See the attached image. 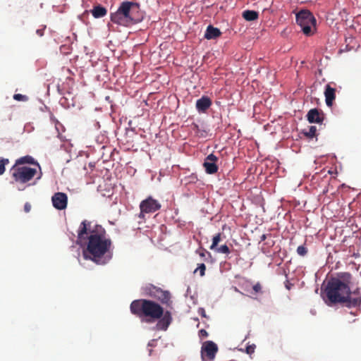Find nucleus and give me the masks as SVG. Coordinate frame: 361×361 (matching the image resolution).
I'll return each instance as SVG.
<instances>
[{
	"label": "nucleus",
	"instance_id": "30",
	"mask_svg": "<svg viewBox=\"0 0 361 361\" xmlns=\"http://www.w3.org/2000/svg\"><path fill=\"white\" fill-rule=\"evenodd\" d=\"M31 210V204L29 202H26L24 205V211L26 213L30 212Z\"/></svg>",
	"mask_w": 361,
	"mask_h": 361
},
{
	"label": "nucleus",
	"instance_id": "7",
	"mask_svg": "<svg viewBox=\"0 0 361 361\" xmlns=\"http://www.w3.org/2000/svg\"><path fill=\"white\" fill-rule=\"evenodd\" d=\"M142 290L146 295L159 300L162 305L167 307L172 308L173 301L169 291L163 290L161 288L152 284H147L142 288Z\"/></svg>",
	"mask_w": 361,
	"mask_h": 361
},
{
	"label": "nucleus",
	"instance_id": "15",
	"mask_svg": "<svg viewBox=\"0 0 361 361\" xmlns=\"http://www.w3.org/2000/svg\"><path fill=\"white\" fill-rule=\"evenodd\" d=\"M221 32L220 30L217 27H214L212 25H209L207 27L206 32L204 33V38L207 39H216L220 37Z\"/></svg>",
	"mask_w": 361,
	"mask_h": 361
},
{
	"label": "nucleus",
	"instance_id": "11",
	"mask_svg": "<svg viewBox=\"0 0 361 361\" xmlns=\"http://www.w3.org/2000/svg\"><path fill=\"white\" fill-rule=\"evenodd\" d=\"M51 201L53 206L56 209L62 210L67 207L68 197L66 193L59 192L52 196Z\"/></svg>",
	"mask_w": 361,
	"mask_h": 361
},
{
	"label": "nucleus",
	"instance_id": "4",
	"mask_svg": "<svg viewBox=\"0 0 361 361\" xmlns=\"http://www.w3.org/2000/svg\"><path fill=\"white\" fill-rule=\"evenodd\" d=\"M139 9V5L132 1H123L117 11L111 13V21L119 25L128 27L138 22L136 13Z\"/></svg>",
	"mask_w": 361,
	"mask_h": 361
},
{
	"label": "nucleus",
	"instance_id": "1",
	"mask_svg": "<svg viewBox=\"0 0 361 361\" xmlns=\"http://www.w3.org/2000/svg\"><path fill=\"white\" fill-rule=\"evenodd\" d=\"M76 243L80 245L86 244L85 258L97 264H105L112 257V241L101 225L82 221L78 230Z\"/></svg>",
	"mask_w": 361,
	"mask_h": 361
},
{
	"label": "nucleus",
	"instance_id": "25",
	"mask_svg": "<svg viewBox=\"0 0 361 361\" xmlns=\"http://www.w3.org/2000/svg\"><path fill=\"white\" fill-rule=\"evenodd\" d=\"M198 271H200V276H204L205 274V271H206L205 264L203 263L198 264V267L197 269H195V270L194 271V273H196Z\"/></svg>",
	"mask_w": 361,
	"mask_h": 361
},
{
	"label": "nucleus",
	"instance_id": "19",
	"mask_svg": "<svg viewBox=\"0 0 361 361\" xmlns=\"http://www.w3.org/2000/svg\"><path fill=\"white\" fill-rule=\"evenodd\" d=\"M259 14L255 11L246 10L243 13V17L247 21H252L258 18Z\"/></svg>",
	"mask_w": 361,
	"mask_h": 361
},
{
	"label": "nucleus",
	"instance_id": "24",
	"mask_svg": "<svg viewBox=\"0 0 361 361\" xmlns=\"http://www.w3.org/2000/svg\"><path fill=\"white\" fill-rule=\"evenodd\" d=\"M297 253L300 255V256H305L307 253V248L305 247V245H300L297 248Z\"/></svg>",
	"mask_w": 361,
	"mask_h": 361
},
{
	"label": "nucleus",
	"instance_id": "17",
	"mask_svg": "<svg viewBox=\"0 0 361 361\" xmlns=\"http://www.w3.org/2000/svg\"><path fill=\"white\" fill-rule=\"evenodd\" d=\"M192 130L195 135L198 137L204 138L207 136L208 130L203 125L200 126L198 124L193 123L192 125Z\"/></svg>",
	"mask_w": 361,
	"mask_h": 361
},
{
	"label": "nucleus",
	"instance_id": "28",
	"mask_svg": "<svg viewBox=\"0 0 361 361\" xmlns=\"http://www.w3.org/2000/svg\"><path fill=\"white\" fill-rule=\"evenodd\" d=\"M252 290H253V293H254V294L262 293V286H261V284L259 282L257 283L256 284H255L252 286Z\"/></svg>",
	"mask_w": 361,
	"mask_h": 361
},
{
	"label": "nucleus",
	"instance_id": "27",
	"mask_svg": "<svg viewBox=\"0 0 361 361\" xmlns=\"http://www.w3.org/2000/svg\"><path fill=\"white\" fill-rule=\"evenodd\" d=\"M256 345L255 344L249 345L245 348V353L250 355L255 353Z\"/></svg>",
	"mask_w": 361,
	"mask_h": 361
},
{
	"label": "nucleus",
	"instance_id": "13",
	"mask_svg": "<svg viewBox=\"0 0 361 361\" xmlns=\"http://www.w3.org/2000/svg\"><path fill=\"white\" fill-rule=\"evenodd\" d=\"M324 96L326 105L331 107L336 98V89L332 87L330 84H327L325 87Z\"/></svg>",
	"mask_w": 361,
	"mask_h": 361
},
{
	"label": "nucleus",
	"instance_id": "20",
	"mask_svg": "<svg viewBox=\"0 0 361 361\" xmlns=\"http://www.w3.org/2000/svg\"><path fill=\"white\" fill-rule=\"evenodd\" d=\"M317 128L316 126H311L307 130H303V134L308 138H313L317 135Z\"/></svg>",
	"mask_w": 361,
	"mask_h": 361
},
{
	"label": "nucleus",
	"instance_id": "34",
	"mask_svg": "<svg viewBox=\"0 0 361 361\" xmlns=\"http://www.w3.org/2000/svg\"><path fill=\"white\" fill-rule=\"evenodd\" d=\"M266 238H267V235L266 234H263L260 237V240L261 241H264L266 240Z\"/></svg>",
	"mask_w": 361,
	"mask_h": 361
},
{
	"label": "nucleus",
	"instance_id": "22",
	"mask_svg": "<svg viewBox=\"0 0 361 361\" xmlns=\"http://www.w3.org/2000/svg\"><path fill=\"white\" fill-rule=\"evenodd\" d=\"M216 252L223 253V254H229L231 252L229 247L226 245H223L219 247H216L214 250Z\"/></svg>",
	"mask_w": 361,
	"mask_h": 361
},
{
	"label": "nucleus",
	"instance_id": "16",
	"mask_svg": "<svg viewBox=\"0 0 361 361\" xmlns=\"http://www.w3.org/2000/svg\"><path fill=\"white\" fill-rule=\"evenodd\" d=\"M25 164H34L40 168L39 164L30 155H26L16 159L14 166H24Z\"/></svg>",
	"mask_w": 361,
	"mask_h": 361
},
{
	"label": "nucleus",
	"instance_id": "33",
	"mask_svg": "<svg viewBox=\"0 0 361 361\" xmlns=\"http://www.w3.org/2000/svg\"><path fill=\"white\" fill-rule=\"evenodd\" d=\"M147 214L146 212H142V210H140V212L138 215V217L140 219H145V214Z\"/></svg>",
	"mask_w": 361,
	"mask_h": 361
},
{
	"label": "nucleus",
	"instance_id": "6",
	"mask_svg": "<svg viewBox=\"0 0 361 361\" xmlns=\"http://www.w3.org/2000/svg\"><path fill=\"white\" fill-rule=\"evenodd\" d=\"M296 22L305 35L310 36L314 33L316 19L310 11L302 10L298 12L296 14Z\"/></svg>",
	"mask_w": 361,
	"mask_h": 361
},
{
	"label": "nucleus",
	"instance_id": "9",
	"mask_svg": "<svg viewBox=\"0 0 361 361\" xmlns=\"http://www.w3.org/2000/svg\"><path fill=\"white\" fill-rule=\"evenodd\" d=\"M161 204L152 197H148L147 199L142 200L140 204V209L142 212L154 213L161 209Z\"/></svg>",
	"mask_w": 361,
	"mask_h": 361
},
{
	"label": "nucleus",
	"instance_id": "21",
	"mask_svg": "<svg viewBox=\"0 0 361 361\" xmlns=\"http://www.w3.org/2000/svg\"><path fill=\"white\" fill-rule=\"evenodd\" d=\"M221 235H222V234L221 233H218L213 237L212 243L209 247L210 250H213L216 249V247H218L217 245H218L219 243L221 240Z\"/></svg>",
	"mask_w": 361,
	"mask_h": 361
},
{
	"label": "nucleus",
	"instance_id": "26",
	"mask_svg": "<svg viewBox=\"0 0 361 361\" xmlns=\"http://www.w3.org/2000/svg\"><path fill=\"white\" fill-rule=\"evenodd\" d=\"M13 99L16 101H22V102H26L28 100V97L26 95H23L21 94H15L13 95Z\"/></svg>",
	"mask_w": 361,
	"mask_h": 361
},
{
	"label": "nucleus",
	"instance_id": "10",
	"mask_svg": "<svg viewBox=\"0 0 361 361\" xmlns=\"http://www.w3.org/2000/svg\"><path fill=\"white\" fill-rule=\"evenodd\" d=\"M218 161V158L214 154H209L204 163L203 166L205 169V171L208 174H214L218 171V166L216 165V162Z\"/></svg>",
	"mask_w": 361,
	"mask_h": 361
},
{
	"label": "nucleus",
	"instance_id": "2",
	"mask_svg": "<svg viewBox=\"0 0 361 361\" xmlns=\"http://www.w3.org/2000/svg\"><path fill=\"white\" fill-rule=\"evenodd\" d=\"M130 310L143 322H157L156 329L158 331H166L173 321L171 311H165L159 303L151 300H135L130 303Z\"/></svg>",
	"mask_w": 361,
	"mask_h": 361
},
{
	"label": "nucleus",
	"instance_id": "14",
	"mask_svg": "<svg viewBox=\"0 0 361 361\" xmlns=\"http://www.w3.org/2000/svg\"><path fill=\"white\" fill-rule=\"evenodd\" d=\"M212 105L211 99L206 96L202 97L196 102V109L199 112H205Z\"/></svg>",
	"mask_w": 361,
	"mask_h": 361
},
{
	"label": "nucleus",
	"instance_id": "3",
	"mask_svg": "<svg viewBox=\"0 0 361 361\" xmlns=\"http://www.w3.org/2000/svg\"><path fill=\"white\" fill-rule=\"evenodd\" d=\"M352 275L348 272H341L336 277L331 278L325 288V295L332 304L346 303L348 307L361 305V297H351L350 284Z\"/></svg>",
	"mask_w": 361,
	"mask_h": 361
},
{
	"label": "nucleus",
	"instance_id": "29",
	"mask_svg": "<svg viewBox=\"0 0 361 361\" xmlns=\"http://www.w3.org/2000/svg\"><path fill=\"white\" fill-rule=\"evenodd\" d=\"M199 336L201 338H207L208 336V333L205 329H201L199 331Z\"/></svg>",
	"mask_w": 361,
	"mask_h": 361
},
{
	"label": "nucleus",
	"instance_id": "31",
	"mask_svg": "<svg viewBox=\"0 0 361 361\" xmlns=\"http://www.w3.org/2000/svg\"><path fill=\"white\" fill-rule=\"evenodd\" d=\"M351 294L356 295L355 298L361 297L360 295V288H356L354 291L351 292Z\"/></svg>",
	"mask_w": 361,
	"mask_h": 361
},
{
	"label": "nucleus",
	"instance_id": "32",
	"mask_svg": "<svg viewBox=\"0 0 361 361\" xmlns=\"http://www.w3.org/2000/svg\"><path fill=\"white\" fill-rule=\"evenodd\" d=\"M36 32L39 36L42 37L44 35V29H38Z\"/></svg>",
	"mask_w": 361,
	"mask_h": 361
},
{
	"label": "nucleus",
	"instance_id": "12",
	"mask_svg": "<svg viewBox=\"0 0 361 361\" xmlns=\"http://www.w3.org/2000/svg\"><path fill=\"white\" fill-rule=\"evenodd\" d=\"M307 121L311 123H319L322 122L324 116L323 114L320 112L317 109H312L308 111L307 114Z\"/></svg>",
	"mask_w": 361,
	"mask_h": 361
},
{
	"label": "nucleus",
	"instance_id": "18",
	"mask_svg": "<svg viewBox=\"0 0 361 361\" xmlns=\"http://www.w3.org/2000/svg\"><path fill=\"white\" fill-rule=\"evenodd\" d=\"M91 13L95 18H99L106 16L107 13V10L104 6L97 5L94 6L93 9L91 11Z\"/></svg>",
	"mask_w": 361,
	"mask_h": 361
},
{
	"label": "nucleus",
	"instance_id": "23",
	"mask_svg": "<svg viewBox=\"0 0 361 361\" xmlns=\"http://www.w3.org/2000/svg\"><path fill=\"white\" fill-rule=\"evenodd\" d=\"M9 163L8 159L0 157V175L4 174L5 172V166Z\"/></svg>",
	"mask_w": 361,
	"mask_h": 361
},
{
	"label": "nucleus",
	"instance_id": "35",
	"mask_svg": "<svg viewBox=\"0 0 361 361\" xmlns=\"http://www.w3.org/2000/svg\"><path fill=\"white\" fill-rule=\"evenodd\" d=\"M200 256L202 257H204L205 256V252H202L200 253Z\"/></svg>",
	"mask_w": 361,
	"mask_h": 361
},
{
	"label": "nucleus",
	"instance_id": "5",
	"mask_svg": "<svg viewBox=\"0 0 361 361\" xmlns=\"http://www.w3.org/2000/svg\"><path fill=\"white\" fill-rule=\"evenodd\" d=\"M11 182L19 190H25L37 174V169L26 166H13L10 170Z\"/></svg>",
	"mask_w": 361,
	"mask_h": 361
},
{
	"label": "nucleus",
	"instance_id": "8",
	"mask_svg": "<svg viewBox=\"0 0 361 361\" xmlns=\"http://www.w3.org/2000/svg\"><path fill=\"white\" fill-rule=\"evenodd\" d=\"M218 351V347L213 341H205L201 348V357L202 361H212L214 359Z\"/></svg>",
	"mask_w": 361,
	"mask_h": 361
}]
</instances>
